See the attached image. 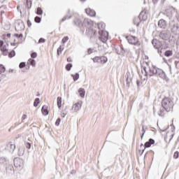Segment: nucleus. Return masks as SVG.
<instances>
[{
	"mask_svg": "<svg viewBox=\"0 0 179 179\" xmlns=\"http://www.w3.org/2000/svg\"><path fill=\"white\" fill-rule=\"evenodd\" d=\"M157 2H159V0H152V3H154V5H156Z\"/></svg>",
	"mask_w": 179,
	"mask_h": 179,
	"instance_id": "obj_60",
	"label": "nucleus"
},
{
	"mask_svg": "<svg viewBox=\"0 0 179 179\" xmlns=\"http://www.w3.org/2000/svg\"><path fill=\"white\" fill-rule=\"evenodd\" d=\"M29 62L30 65H31V66H36V60H34L33 59H29Z\"/></svg>",
	"mask_w": 179,
	"mask_h": 179,
	"instance_id": "obj_40",
	"label": "nucleus"
},
{
	"mask_svg": "<svg viewBox=\"0 0 179 179\" xmlns=\"http://www.w3.org/2000/svg\"><path fill=\"white\" fill-rule=\"evenodd\" d=\"M8 164H9V159L3 157H0V169L5 167V166H8Z\"/></svg>",
	"mask_w": 179,
	"mask_h": 179,
	"instance_id": "obj_12",
	"label": "nucleus"
},
{
	"mask_svg": "<svg viewBox=\"0 0 179 179\" xmlns=\"http://www.w3.org/2000/svg\"><path fill=\"white\" fill-rule=\"evenodd\" d=\"M173 21H172V22H169V29L171 31V33H173V34H174L175 36H178L179 34V25L177 23H173Z\"/></svg>",
	"mask_w": 179,
	"mask_h": 179,
	"instance_id": "obj_4",
	"label": "nucleus"
},
{
	"mask_svg": "<svg viewBox=\"0 0 179 179\" xmlns=\"http://www.w3.org/2000/svg\"><path fill=\"white\" fill-rule=\"evenodd\" d=\"M142 131H143V134L141 135V139H143V135H145V132H146L145 131V126L142 127Z\"/></svg>",
	"mask_w": 179,
	"mask_h": 179,
	"instance_id": "obj_50",
	"label": "nucleus"
},
{
	"mask_svg": "<svg viewBox=\"0 0 179 179\" xmlns=\"http://www.w3.org/2000/svg\"><path fill=\"white\" fill-rule=\"evenodd\" d=\"M85 13L89 16H91V17H94V16H96V11H94V10H92V9H90V8H86L85 9Z\"/></svg>",
	"mask_w": 179,
	"mask_h": 179,
	"instance_id": "obj_18",
	"label": "nucleus"
},
{
	"mask_svg": "<svg viewBox=\"0 0 179 179\" xmlns=\"http://www.w3.org/2000/svg\"><path fill=\"white\" fill-rule=\"evenodd\" d=\"M157 76L160 77L161 79H163L164 80H167V76L162 69H158V73H157Z\"/></svg>",
	"mask_w": 179,
	"mask_h": 179,
	"instance_id": "obj_16",
	"label": "nucleus"
},
{
	"mask_svg": "<svg viewBox=\"0 0 179 179\" xmlns=\"http://www.w3.org/2000/svg\"><path fill=\"white\" fill-rule=\"evenodd\" d=\"M159 69H158L155 66H152L151 67L149 68L150 73H148V76L150 77H152L154 75H157V73L159 72Z\"/></svg>",
	"mask_w": 179,
	"mask_h": 179,
	"instance_id": "obj_11",
	"label": "nucleus"
},
{
	"mask_svg": "<svg viewBox=\"0 0 179 179\" xmlns=\"http://www.w3.org/2000/svg\"><path fill=\"white\" fill-rule=\"evenodd\" d=\"M175 66L176 69H179V60L178 62L175 61Z\"/></svg>",
	"mask_w": 179,
	"mask_h": 179,
	"instance_id": "obj_52",
	"label": "nucleus"
},
{
	"mask_svg": "<svg viewBox=\"0 0 179 179\" xmlns=\"http://www.w3.org/2000/svg\"><path fill=\"white\" fill-rule=\"evenodd\" d=\"M92 52H93V49L89 48V49L87 50V54H88L89 55H90V54H92Z\"/></svg>",
	"mask_w": 179,
	"mask_h": 179,
	"instance_id": "obj_55",
	"label": "nucleus"
},
{
	"mask_svg": "<svg viewBox=\"0 0 179 179\" xmlns=\"http://www.w3.org/2000/svg\"><path fill=\"white\" fill-rule=\"evenodd\" d=\"M71 76L74 80V82H76V80H78V79H79V73H76V74H71Z\"/></svg>",
	"mask_w": 179,
	"mask_h": 179,
	"instance_id": "obj_31",
	"label": "nucleus"
},
{
	"mask_svg": "<svg viewBox=\"0 0 179 179\" xmlns=\"http://www.w3.org/2000/svg\"><path fill=\"white\" fill-rule=\"evenodd\" d=\"M72 18V15H65L62 20H61V22H65V20H68V19H71Z\"/></svg>",
	"mask_w": 179,
	"mask_h": 179,
	"instance_id": "obj_33",
	"label": "nucleus"
},
{
	"mask_svg": "<svg viewBox=\"0 0 179 179\" xmlns=\"http://www.w3.org/2000/svg\"><path fill=\"white\" fill-rule=\"evenodd\" d=\"M165 57H171L173 55V50H166L164 52Z\"/></svg>",
	"mask_w": 179,
	"mask_h": 179,
	"instance_id": "obj_30",
	"label": "nucleus"
},
{
	"mask_svg": "<svg viewBox=\"0 0 179 179\" xmlns=\"http://www.w3.org/2000/svg\"><path fill=\"white\" fill-rule=\"evenodd\" d=\"M14 37H16L17 38H19V34H14Z\"/></svg>",
	"mask_w": 179,
	"mask_h": 179,
	"instance_id": "obj_64",
	"label": "nucleus"
},
{
	"mask_svg": "<svg viewBox=\"0 0 179 179\" xmlns=\"http://www.w3.org/2000/svg\"><path fill=\"white\" fill-rule=\"evenodd\" d=\"M86 34L90 40H96L97 38V31L96 29H86Z\"/></svg>",
	"mask_w": 179,
	"mask_h": 179,
	"instance_id": "obj_5",
	"label": "nucleus"
},
{
	"mask_svg": "<svg viewBox=\"0 0 179 179\" xmlns=\"http://www.w3.org/2000/svg\"><path fill=\"white\" fill-rule=\"evenodd\" d=\"M24 147H20L18 148V156H23V155H24Z\"/></svg>",
	"mask_w": 179,
	"mask_h": 179,
	"instance_id": "obj_27",
	"label": "nucleus"
},
{
	"mask_svg": "<svg viewBox=\"0 0 179 179\" xmlns=\"http://www.w3.org/2000/svg\"><path fill=\"white\" fill-rule=\"evenodd\" d=\"M148 20V14L146 11H141L138 17H135L133 20V23L135 26H139L141 22Z\"/></svg>",
	"mask_w": 179,
	"mask_h": 179,
	"instance_id": "obj_2",
	"label": "nucleus"
},
{
	"mask_svg": "<svg viewBox=\"0 0 179 179\" xmlns=\"http://www.w3.org/2000/svg\"><path fill=\"white\" fill-rule=\"evenodd\" d=\"M24 66H26V63L24 62H21L19 65V68L20 69H22V68H24Z\"/></svg>",
	"mask_w": 179,
	"mask_h": 179,
	"instance_id": "obj_46",
	"label": "nucleus"
},
{
	"mask_svg": "<svg viewBox=\"0 0 179 179\" xmlns=\"http://www.w3.org/2000/svg\"><path fill=\"white\" fill-rule=\"evenodd\" d=\"M100 62H101V64H106V62H107V57H104V56L101 57H100Z\"/></svg>",
	"mask_w": 179,
	"mask_h": 179,
	"instance_id": "obj_37",
	"label": "nucleus"
},
{
	"mask_svg": "<svg viewBox=\"0 0 179 179\" xmlns=\"http://www.w3.org/2000/svg\"><path fill=\"white\" fill-rule=\"evenodd\" d=\"M38 43H45V39H44V38H41L38 40Z\"/></svg>",
	"mask_w": 179,
	"mask_h": 179,
	"instance_id": "obj_54",
	"label": "nucleus"
},
{
	"mask_svg": "<svg viewBox=\"0 0 179 179\" xmlns=\"http://www.w3.org/2000/svg\"><path fill=\"white\" fill-rule=\"evenodd\" d=\"M0 51H1L3 55H4V56L8 55V45H3L0 48Z\"/></svg>",
	"mask_w": 179,
	"mask_h": 179,
	"instance_id": "obj_23",
	"label": "nucleus"
},
{
	"mask_svg": "<svg viewBox=\"0 0 179 179\" xmlns=\"http://www.w3.org/2000/svg\"><path fill=\"white\" fill-rule=\"evenodd\" d=\"M6 171L8 174H13L15 173L13 165H12L10 163H8L6 166Z\"/></svg>",
	"mask_w": 179,
	"mask_h": 179,
	"instance_id": "obj_13",
	"label": "nucleus"
},
{
	"mask_svg": "<svg viewBox=\"0 0 179 179\" xmlns=\"http://www.w3.org/2000/svg\"><path fill=\"white\" fill-rule=\"evenodd\" d=\"M115 51L118 55H124V54H125V49L122 47L116 48Z\"/></svg>",
	"mask_w": 179,
	"mask_h": 179,
	"instance_id": "obj_22",
	"label": "nucleus"
},
{
	"mask_svg": "<svg viewBox=\"0 0 179 179\" xmlns=\"http://www.w3.org/2000/svg\"><path fill=\"white\" fill-rule=\"evenodd\" d=\"M72 69V64L69 63L66 65V69L67 71H71V69Z\"/></svg>",
	"mask_w": 179,
	"mask_h": 179,
	"instance_id": "obj_44",
	"label": "nucleus"
},
{
	"mask_svg": "<svg viewBox=\"0 0 179 179\" xmlns=\"http://www.w3.org/2000/svg\"><path fill=\"white\" fill-rule=\"evenodd\" d=\"M14 166L16 169L22 170V169H23V166H24V162L20 157H16L14 159Z\"/></svg>",
	"mask_w": 179,
	"mask_h": 179,
	"instance_id": "obj_9",
	"label": "nucleus"
},
{
	"mask_svg": "<svg viewBox=\"0 0 179 179\" xmlns=\"http://www.w3.org/2000/svg\"><path fill=\"white\" fill-rule=\"evenodd\" d=\"M154 48H155V50H160V48H162V50H163V48H164V47H163V43L164 42L160 41L159 40H157V38H153L151 41Z\"/></svg>",
	"mask_w": 179,
	"mask_h": 179,
	"instance_id": "obj_8",
	"label": "nucleus"
},
{
	"mask_svg": "<svg viewBox=\"0 0 179 179\" xmlns=\"http://www.w3.org/2000/svg\"><path fill=\"white\" fill-rule=\"evenodd\" d=\"M171 37V34L169 30L162 31L159 34V38H161V40H164V41H167L168 40H170Z\"/></svg>",
	"mask_w": 179,
	"mask_h": 179,
	"instance_id": "obj_6",
	"label": "nucleus"
},
{
	"mask_svg": "<svg viewBox=\"0 0 179 179\" xmlns=\"http://www.w3.org/2000/svg\"><path fill=\"white\" fill-rule=\"evenodd\" d=\"M9 73H13L14 72V70L12 69H10L9 71H8Z\"/></svg>",
	"mask_w": 179,
	"mask_h": 179,
	"instance_id": "obj_61",
	"label": "nucleus"
},
{
	"mask_svg": "<svg viewBox=\"0 0 179 179\" xmlns=\"http://www.w3.org/2000/svg\"><path fill=\"white\" fill-rule=\"evenodd\" d=\"M73 23L74 26H77V27H83L82 24H83V23H82V21L79 18H76Z\"/></svg>",
	"mask_w": 179,
	"mask_h": 179,
	"instance_id": "obj_20",
	"label": "nucleus"
},
{
	"mask_svg": "<svg viewBox=\"0 0 179 179\" xmlns=\"http://www.w3.org/2000/svg\"><path fill=\"white\" fill-rule=\"evenodd\" d=\"M141 83V81H139V80H136V85L137 86H139V84Z\"/></svg>",
	"mask_w": 179,
	"mask_h": 179,
	"instance_id": "obj_63",
	"label": "nucleus"
},
{
	"mask_svg": "<svg viewBox=\"0 0 179 179\" xmlns=\"http://www.w3.org/2000/svg\"><path fill=\"white\" fill-rule=\"evenodd\" d=\"M60 122H61V118L58 117L55 122L56 127H59Z\"/></svg>",
	"mask_w": 179,
	"mask_h": 179,
	"instance_id": "obj_47",
	"label": "nucleus"
},
{
	"mask_svg": "<svg viewBox=\"0 0 179 179\" xmlns=\"http://www.w3.org/2000/svg\"><path fill=\"white\" fill-rule=\"evenodd\" d=\"M35 23H41V17L36 16L34 18Z\"/></svg>",
	"mask_w": 179,
	"mask_h": 179,
	"instance_id": "obj_42",
	"label": "nucleus"
},
{
	"mask_svg": "<svg viewBox=\"0 0 179 179\" xmlns=\"http://www.w3.org/2000/svg\"><path fill=\"white\" fill-rule=\"evenodd\" d=\"M162 15H164V19H165L166 20H170L172 17H173V13H171V12H165L163 13Z\"/></svg>",
	"mask_w": 179,
	"mask_h": 179,
	"instance_id": "obj_19",
	"label": "nucleus"
},
{
	"mask_svg": "<svg viewBox=\"0 0 179 179\" xmlns=\"http://www.w3.org/2000/svg\"><path fill=\"white\" fill-rule=\"evenodd\" d=\"M15 30L17 31H22V30H24V23L23 21H20L17 22L15 26Z\"/></svg>",
	"mask_w": 179,
	"mask_h": 179,
	"instance_id": "obj_15",
	"label": "nucleus"
},
{
	"mask_svg": "<svg viewBox=\"0 0 179 179\" xmlns=\"http://www.w3.org/2000/svg\"><path fill=\"white\" fill-rule=\"evenodd\" d=\"M99 38L102 43H106L108 40V32L103 29L98 31Z\"/></svg>",
	"mask_w": 179,
	"mask_h": 179,
	"instance_id": "obj_3",
	"label": "nucleus"
},
{
	"mask_svg": "<svg viewBox=\"0 0 179 179\" xmlns=\"http://www.w3.org/2000/svg\"><path fill=\"white\" fill-rule=\"evenodd\" d=\"M141 72L144 76H145L146 79H148V71H146V67H143V69L141 70Z\"/></svg>",
	"mask_w": 179,
	"mask_h": 179,
	"instance_id": "obj_35",
	"label": "nucleus"
},
{
	"mask_svg": "<svg viewBox=\"0 0 179 179\" xmlns=\"http://www.w3.org/2000/svg\"><path fill=\"white\" fill-rule=\"evenodd\" d=\"M126 82H127V86L129 87V82H128V78L126 79Z\"/></svg>",
	"mask_w": 179,
	"mask_h": 179,
	"instance_id": "obj_62",
	"label": "nucleus"
},
{
	"mask_svg": "<svg viewBox=\"0 0 179 179\" xmlns=\"http://www.w3.org/2000/svg\"><path fill=\"white\" fill-rule=\"evenodd\" d=\"M26 5H27V8L28 9H30L31 8V1L27 0Z\"/></svg>",
	"mask_w": 179,
	"mask_h": 179,
	"instance_id": "obj_43",
	"label": "nucleus"
},
{
	"mask_svg": "<svg viewBox=\"0 0 179 179\" xmlns=\"http://www.w3.org/2000/svg\"><path fill=\"white\" fill-rule=\"evenodd\" d=\"M179 157V152L178 151H176L173 155V159H178Z\"/></svg>",
	"mask_w": 179,
	"mask_h": 179,
	"instance_id": "obj_49",
	"label": "nucleus"
},
{
	"mask_svg": "<svg viewBox=\"0 0 179 179\" xmlns=\"http://www.w3.org/2000/svg\"><path fill=\"white\" fill-rule=\"evenodd\" d=\"M152 145H155V141L152 138H150L148 141L145 142L144 145V148H150Z\"/></svg>",
	"mask_w": 179,
	"mask_h": 179,
	"instance_id": "obj_21",
	"label": "nucleus"
},
{
	"mask_svg": "<svg viewBox=\"0 0 179 179\" xmlns=\"http://www.w3.org/2000/svg\"><path fill=\"white\" fill-rule=\"evenodd\" d=\"M48 107L47 106H43L42 107L41 111H42V114L43 115H48Z\"/></svg>",
	"mask_w": 179,
	"mask_h": 179,
	"instance_id": "obj_25",
	"label": "nucleus"
},
{
	"mask_svg": "<svg viewBox=\"0 0 179 179\" xmlns=\"http://www.w3.org/2000/svg\"><path fill=\"white\" fill-rule=\"evenodd\" d=\"M68 40H69V38L68 36H64L62 38V42L63 44H65V43H66V41H68Z\"/></svg>",
	"mask_w": 179,
	"mask_h": 179,
	"instance_id": "obj_45",
	"label": "nucleus"
},
{
	"mask_svg": "<svg viewBox=\"0 0 179 179\" xmlns=\"http://www.w3.org/2000/svg\"><path fill=\"white\" fill-rule=\"evenodd\" d=\"M40 104V98H36L34 102V107H37Z\"/></svg>",
	"mask_w": 179,
	"mask_h": 179,
	"instance_id": "obj_34",
	"label": "nucleus"
},
{
	"mask_svg": "<svg viewBox=\"0 0 179 179\" xmlns=\"http://www.w3.org/2000/svg\"><path fill=\"white\" fill-rule=\"evenodd\" d=\"M6 71V69H5V66L3 64H0V73H3Z\"/></svg>",
	"mask_w": 179,
	"mask_h": 179,
	"instance_id": "obj_41",
	"label": "nucleus"
},
{
	"mask_svg": "<svg viewBox=\"0 0 179 179\" xmlns=\"http://www.w3.org/2000/svg\"><path fill=\"white\" fill-rule=\"evenodd\" d=\"M24 145L27 149L31 148V141L28 140V141H24Z\"/></svg>",
	"mask_w": 179,
	"mask_h": 179,
	"instance_id": "obj_29",
	"label": "nucleus"
},
{
	"mask_svg": "<svg viewBox=\"0 0 179 179\" xmlns=\"http://www.w3.org/2000/svg\"><path fill=\"white\" fill-rule=\"evenodd\" d=\"M82 107V101L77 102L73 106L72 110H73L76 113L80 110Z\"/></svg>",
	"mask_w": 179,
	"mask_h": 179,
	"instance_id": "obj_17",
	"label": "nucleus"
},
{
	"mask_svg": "<svg viewBox=\"0 0 179 179\" xmlns=\"http://www.w3.org/2000/svg\"><path fill=\"white\" fill-rule=\"evenodd\" d=\"M57 106L59 109L62 107V97L61 96L57 97Z\"/></svg>",
	"mask_w": 179,
	"mask_h": 179,
	"instance_id": "obj_28",
	"label": "nucleus"
},
{
	"mask_svg": "<svg viewBox=\"0 0 179 179\" xmlns=\"http://www.w3.org/2000/svg\"><path fill=\"white\" fill-rule=\"evenodd\" d=\"M83 27H86L87 30H89V29H92V26H93V21L92 20L85 18L84 19L82 24Z\"/></svg>",
	"mask_w": 179,
	"mask_h": 179,
	"instance_id": "obj_10",
	"label": "nucleus"
},
{
	"mask_svg": "<svg viewBox=\"0 0 179 179\" xmlns=\"http://www.w3.org/2000/svg\"><path fill=\"white\" fill-rule=\"evenodd\" d=\"M15 55H16V52H15V50H12L11 52H10L8 53L9 58H13V57H15Z\"/></svg>",
	"mask_w": 179,
	"mask_h": 179,
	"instance_id": "obj_39",
	"label": "nucleus"
},
{
	"mask_svg": "<svg viewBox=\"0 0 179 179\" xmlns=\"http://www.w3.org/2000/svg\"><path fill=\"white\" fill-rule=\"evenodd\" d=\"M78 93H79L80 97H82V99H85V95L86 94V91L85 90V89L80 88L78 90Z\"/></svg>",
	"mask_w": 179,
	"mask_h": 179,
	"instance_id": "obj_26",
	"label": "nucleus"
},
{
	"mask_svg": "<svg viewBox=\"0 0 179 179\" xmlns=\"http://www.w3.org/2000/svg\"><path fill=\"white\" fill-rule=\"evenodd\" d=\"M31 58H37V52H32L31 55Z\"/></svg>",
	"mask_w": 179,
	"mask_h": 179,
	"instance_id": "obj_51",
	"label": "nucleus"
},
{
	"mask_svg": "<svg viewBox=\"0 0 179 179\" xmlns=\"http://www.w3.org/2000/svg\"><path fill=\"white\" fill-rule=\"evenodd\" d=\"M158 115H159L160 117H164V113H163L162 110H159V113H158Z\"/></svg>",
	"mask_w": 179,
	"mask_h": 179,
	"instance_id": "obj_53",
	"label": "nucleus"
},
{
	"mask_svg": "<svg viewBox=\"0 0 179 179\" xmlns=\"http://www.w3.org/2000/svg\"><path fill=\"white\" fill-rule=\"evenodd\" d=\"M36 15H38L39 16L43 15V9L41 8L38 7L36 9Z\"/></svg>",
	"mask_w": 179,
	"mask_h": 179,
	"instance_id": "obj_38",
	"label": "nucleus"
},
{
	"mask_svg": "<svg viewBox=\"0 0 179 179\" xmlns=\"http://www.w3.org/2000/svg\"><path fill=\"white\" fill-rule=\"evenodd\" d=\"M127 40L129 44H131L132 45H137L139 47L141 45V43H139V41L138 40V38L134 36H127Z\"/></svg>",
	"mask_w": 179,
	"mask_h": 179,
	"instance_id": "obj_7",
	"label": "nucleus"
},
{
	"mask_svg": "<svg viewBox=\"0 0 179 179\" xmlns=\"http://www.w3.org/2000/svg\"><path fill=\"white\" fill-rule=\"evenodd\" d=\"M171 127H172V132H174V130L176 129V127H174V124H171Z\"/></svg>",
	"mask_w": 179,
	"mask_h": 179,
	"instance_id": "obj_59",
	"label": "nucleus"
},
{
	"mask_svg": "<svg viewBox=\"0 0 179 179\" xmlns=\"http://www.w3.org/2000/svg\"><path fill=\"white\" fill-rule=\"evenodd\" d=\"M62 51H64V47L60 45L57 49V55H61V54H62Z\"/></svg>",
	"mask_w": 179,
	"mask_h": 179,
	"instance_id": "obj_36",
	"label": "nucleus"
},
{
	"mask_svg": "<svg viewBox=\"0 0 179 179\" xmlns=\"http://www.w3.org/2000/svg\"><path fill=\"white\" fill-rule=\"evenodd\" d=\"M105 27H106V24H103V23H99L98 24L99 30H104Z\"/></svg>",
	"mask_w": 179,
	"mask_h": 179,
	"instance_id": "obj_32",
	"label": "nucleus"
},
{
	"mask_svg": "<svg viewBox=\"0 0 179 179\" xmlns=\"http://www.w3.org/2000/svg\"><path fill=\"white\" fill-rule=\"evenodd\" d=\"M26 118H27V115H23L22 117V120L23 121V120H26Z\"/></svg>",
	"mask_w": 179,
	"mask_h": 179,
	"instance_id": "obj_57",
	"label": "nucleus"
},
{
	"mask_svg": "<svg viewBox=\"0 0 179 179\" xmlns=\"http://www.w3.org/2000/svg\"><path fill=\"white\" fill-rule=\"evenodd\" d=\"M28 27H31V22H30V20H28L27 21Z\"/></svg>",
	"mask_w": 179,
	"mask_h": 179,
	"instance_id": "obj_56",
	"label": "nucleus"
},
{
	"mask_svg": "<svg viewBox=\"0 0 179 179\" xmlns=\"http://www.w3.org/2000/svg\"><path fill=\"white\" fill-rule=\"evenodd\" d=\"M158 27L159 29H165L167 27V22H166V20L161 19L158 21Z\"/></svg>",
	"mask_w": 179,
	"mask_h": 179,
	"instance_id": "obj_14",
	"label": "nucleus"
},
{
	"mask_svg": "<svg viewBox=\"0 0 179 179\" xmlns=\"http://www.w3.org/2000/svg\"><path fill=\"white\" fill-rule=\"evenodd\" d=\"M92 59L94 62H100V57H95Z\"/></svg>",
	"mask_w": 179,
	"mask_h": 179,
	"instance_id": "obj_48",
	"label": "nucleus"
},
{
	"mask_svg": "<svg viewBox=\"0 0 179 179\" xmlns=\"http://www.w3.org/2000/svg\"><path fill=\"white\" fill-rule=\"evenodd\" d=\"M3 45V41L0 40V48Z\"/></svg>",
	"mask_w": 179,
	"mask_h": 179,
	"instance_id": "obj_58",
	"label": "nucleus"
},
{
	"mask_svg": "<svg viewBox=\"0 0 179 179\" xmlns=\"http://www.w3.org/2000/svg\"><path fill=\"white\" fill-rule=\"evenodd\" d=\"M162 107L166 111V113H170V111H173V108L174 107V101L170 97H164L162 102Z\"/></svg>",
	"mask_w": 179,
	"mask_h": 179,
	"instance_id": "obj_1",
	"label": "nucleus"
},
{
	"mask_svg": "<svg viewBox=\"0 0 179 179\" xmlns=\"http://www.w3.org/2000/svg\"><path fill=\"white\" fill-rule=\"evenodd\" d=\"M7 148L9 150V152H15V149H16V145H15V144H11L10 143H8L7 144Z\"/></svg>",
	"mask_w": 179,
	"mask_h": 179,
	"instance_id": "obj_24",
	"label": "nucleus"
}]
</instances>
